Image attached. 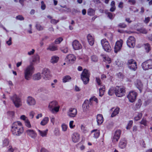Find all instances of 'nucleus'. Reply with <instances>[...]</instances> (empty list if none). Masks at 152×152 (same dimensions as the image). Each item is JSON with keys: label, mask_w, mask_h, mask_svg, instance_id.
Returning <instances> with one entry per match:
<instances>
[{"label": "nucleus", "mask_w": 152, "mask_h": 152, "mask_svg": "<svg viewBox=\"0 0 152 152\" xmlns=\"http://www.w3.org/2000/svg\"><path fill=\"white\" fill-rule=\"evenodd\" d=\"M11 131L15 136H19L23 132L24 129L22 124L20 121L14 122L11 125Z\"/></svg>", "instance_id": "f257e3e1"}, {"label": "nucleus", "mask_w": 152, "mask_h": 152, "mask_svg": "<svg viewBox=\"0 0 152 152\" xmlns=\"http://www.w3.org/2000/svg\"><path fill=\"white\" fill-rule=\"evenodd\" d=\"M34 68L32 65H30L27 66L24 70V76L26 80H30L32 75L34 72Z\"/></svg>", "instance_id": "f03ea898"}, {"label": "nucleus", "mask_w": 152, "mask_h": 152, "mask_svg": "<svg viewBox=\"0 0 152 152\" xmlns=\"http://www.w3.org/2000/svg\"><path fill=\"white\" fill-rule=\"evenodd\" d=\"M90 74L86 69H84L81 75V78L85 84L88 83L89 80Z\"/></svg>", "instance_id": "7ed1b4c3"}, {"label": "nucleus", "mask_w": 152, "mask_h": 152, "mask_svg": "<svg viewBox=\"0 0 152 152\" xmlns=\"http://www.w3.org/2000/svg\"><path fill=\"white\" fill-rule=\"evenodd\" d=\"M101 43L103 48L107 52H110L112 50V48L109 42L106 39H103L101 41Z\"/></svg>", "instance_id": "20e7f679"}, {"label": "nucleus", "mask_w": 152, "mask_h": 152, "mask_svg": "<svg viewBox=\"0 0 152 152\" xmlns=\"http://www.w3.org/2000/svg\"><path fill=\"white\" fill-rule=\"evenodd\" d=\"M137 93L134 91H131L129 92L127 98L130 102H133L135 101L137 96Z\"/></svg>", "instance_id": "39448f33"}, {"label": "nucleus", "mask_w": 152, "mask_h": 152, "mask_svg": "<svg viewBox=\"0 0 152 152\" xmlns=\"http://www.w3.org/2000/svg\"><path fill=\"white\" fill-rule=\"evenodd\" d=\"M125 88L121 87H116L115 89V95L117 96L121 97L125 95L126 94Z\"/></svg>", "instance_id": "423d86ee"}, {"label": "nucleus", "mask_w": 152, "mask_h": 152, "mask_svg": "<svg viewBox=\"0 0 152 152\" xmlns=\"http://www.w3.org/2000/svg\"><path fill=\"white\" fill-rule=\"evenodd\" d=\"M142 66L143 69L145 70L152 69V60H149L143 62Z\"/></svg>", "instance_id": "0eeeda50"}, {"label": "nucleus", "mask_w": 152, "mask_h": 152, "mask_svg": "<svg viewBox=\"0 0 152 152\" xmlns=\"http://www.w3.org/2000/svg\"><path fill=\"white\" fill-rule=\"evenodd\" d=\"M42 74L43 77L45 80L49 79L51 77V75L50 69L45 68L42 71Z\"/></svg>", "instance_id": "6e6552de"}, {"label": "nucleus", "mask_w": 152, "mask_h": 152, "mask_svg": "<svg viewBox=\"0 0 152 152\" xmlns=\"http://www.w3.org/2000/svg\"><path fill=\"white\" fill-rule=\"evenodd\" d=\"M123 43V41L121 39L118 40L116 42L114 48L115 53H117L121 50L122 47Z\"/></svg>", "instance_id": "1a4fd4ad"}, {"label": "nucleus", "mask_w": 152, "mask_h": 152, "mask_svg": "<svg viewBox=\"0 0 152 152\" xmlns=\"http://www.w3.org/2000/svg\"><path fill=\"white\" fill-rule=\"evenodd\" d=\"M76 57L72 54H70L66 56L65 60L66 61L68 64H72L75 61Z\"/></svg>", "instance_id": "9d476101"}, {"label": "nucleus", "mask_w": 152, "mask_h": 152, "mask_svg": "<svg viewBox=\"0 0 152 152\" xmlns=\"http://www.w3.org/2000/svg\"><path fill=\"white\" fill-rule=\"evenodd\" d=\"M127 44L128 46L130 48H134L135 45V39L134 38L130 36L128 38Z\"/></svg>", "instance_id": "9b49d317"}, {"label": "nucleus", "mask_w": 152, "mask_h": 152, "mask_svg": "<svg viewBox=\"0 0 152 152\" xmlns=\"http://www.w3.org/2000/svg\"><path fill=\"white\" fill-rule=\"evenodd\" d=\"M128 67L131 69L135 71L137 68V64L136 62L133 59L129 60L128 61Z\"/></svg>", "instance_id": "f8f14e48"}, {"label": "nucleus", "mask_w": 152, "mask_h": 152, "mask_svg": "<svg viewBox=\"0 0 152 152\" xmlns=\"http://www.w3.org/2000/svg\"><path fill=\"white\" fill-rule=\"evenodd\" d=\"M72 45L73 49L75 50L81 49L82 47L81 43L77 40H75L72 42Z\"/></svg>", "instance_id": "ddd939ff"}, {"label": "nucleus", "mask_w": 152, "mask_h": 152, "mask_svg": "<svg viewBox=\"0 0 152 152\" xmlns=\"http://www.w3.org/2000/svg\"><path fill=\"white\" fill-rule=\"evenodd\" d=\"M121 131L120 130H117L115 132L112 138L113 142H117L120 138Z\"/></svg>", "instance_id": "4468645a"}, {"label": "nucleus", "mask_w": 152, "mask_h": 152, "mask_svg": "<svg viewBox=\"0 0 152 152\" xmlns=\"http://www.w3.org/2000/svg\"><path fill=\"white\" fill-rule=\"evenodd\" d=\"M77 110L74 108H70L67 113L68 115L70 117H74L77 114Z\"/></svg>", "instance_id": "2eb2a0df"}, {"label": "nucleus", "mask_w": 152, "mask_h": 152, "mask_svg": "<svg viewBox=\"0 0 152 152\" xmlns=\"http://www.w3.org/2000/svg\"><path fill=\"white\" fill-rule=\"evenodd\" d=\"M26 133L28 136L32 138H35L37 136L35 132L33 130L28 129L26 131Z\"/></svg>", "instance_id": "dca6fc26"}, {"label": "nucleus", "mask_w": 152, "mask_h": 152, "mask_svg": "<svg viewBox=\"0 0 152 152\" xmlns=\"http://www.w3.org/2000/svg\"><path fill=\"white\" fill-rule=\"evenodd\" d=\"M72 141L74 142H77L80 140V135L78 133L75 132L72 134Z\"/></svg>", "instance_id": "f3484780"}, {"label": "nucleus", "mask_w": 152, "mask_h": 152, "mask_svg": "<svg viewBox=\"0 0 152 152\" xmlns=\"http://www.w3.org/2000/svg\"><path fill=\"white\" fill-rule=\"evenodd\" d=\"M60 107L59 106L55 107L53 105H49L48 108L50 111L53 113L58 112L59 110Z\"/></svg>", "instance_id": "a211bd4d"}, {"label": "nucleus", "mask_w": 152, "mask_h": 152, "mask_svg": "<svg viewBox=\"0 0 152 152\" xmlns=\"http://www.w3.org/2000/svg\"><path fill=\"white\" fill-rule=\"evenodd\" d=\"M127 142L125 138L121 139L119 143V147L121 149L125 148Z\"/></svg>", "instance_id": "6ab92c4d"}, {"label": "nucleus", "mask_w": 152, "mask_h": 152, "mask_svg": "<svg viewBox=\"0 0 152 152\" xmlns=\"http://www.w3.org/2000/svg\"><path fill=\"white\" fill-rule=\"evenodd\" d=\"M12 101L15 104H21L20 99L16 95H14L12 97Z\"/></svg>", "instance_id": "aec40b11"}, {"label": "nucleus", "mask_w": 152, "mask_h": 152, "mask_svg": "<svg viewBox=\"0 0 152 152\" xmlns=\"http://www.w3.org/2000/svg\"><path fill=\"white\" fill-rule=\"evenodd\" d=\"M87 39L89 44L93 45L94 43V37L90 34H88L87 36Z\"/></svg>", "instance_id": "412c9836"}, {"label": "nucleus", "mask_w": 152, "mask_h": 152, "mask_svg": "<svg viewBox=\"0 0 152 152\" xmlns=\"http://www.w3.org/2000/svg\"><path fill=\"white\" fill-rule=\"evenodd\" d=\"M27 104H35L36 103L35 99L32 97H28L26 99Z\"/></svg>", "instance_id": "4be33fe9"}, {"label": "nucleus", "mask_w": 152, "mask_h": 152, "mask_svg": "<svg viewBox=\"0 0 152 152\" xmlns=\"http://www.w3.org/2000/svg\"><path fill=\"white\" fill-rule=\"evenodd\" d=\"M97 122L98 125H100L102 124L103 121L104 119L102 115L98 114L96 117Z\"/></svg>", "instance_id": "5701e85b"}, {"label": "nucleus", "mask_w": 152, "mask_h": 152, "mask_svg": "<svg viewBox=\"0 0 152 152\" xmlns=\"http://www.w3.org/2000/svg\"><path fill=\"white\" fill-rule=\"evenodd\" d=\"M105 92V87L104 86L101 85L99 89V96L102 97Z\"/></svg>", "instance_id": "b1692460"}, {"label": "nucleus", "mask_w": 152, "mask_h": 152, "mask_svg": "<svg viewBox=\"0 0 152 152\" xmlns=\"http://www.w3.org/2000/svg\"><path fill=\"white\" fill-rule=\"evenodd\" d=\"M40 61V56L38 54L34 56L32 58V62L34 63H39Z\"/></svg>", "instance_id": "393cba45"}, {"label": "nucleus", "mask_w": 152, "mask_h": 152, "mask_svg": "<svg viewBox=\"0 0 152 152\" xmlns=\"http://www.w3.org/2000/svg\"><path fill=\"white\" fill-rule=\"evenodd\" d=\"M135 85L141 91L143 86V85L141 81L139 80H137L135 83Z\"/></svg>", "instance_id": "a878e982"}, {"label": "nucleus", "mask_w": 152, "mask_h": 152, "mask_svg": "<svg viewBox=\"0 0 152 152\" xmlns=\"http://www.w3.org/2000/svg\"><path fill=\"white\" fill-rule=\"evenodd\" d=\"M90 102L91 104H97L98 103V100L97 98L93 96L90 99Z\"/></svg>", "instance_id": "bb28decb"}, {"label": "nucleus", "mask_w": 152, "mask_h": 152, "mask_svg": "<svg viewBox=\"0 0 152 152\" xmlns=\"http://www.w3.org/2000/svg\"><path fill=\"white\" fill-rule=\"evenodd\" d=\"M58 49L57 46L56 45H49L47 48V50H49L51 51H54L56 50H57Z\"/></svg>", "instance_id": "cd10ccee"}, {"label": "nucleus", "mask_w": 152, "mask_h": 152, "mask_svg": "<svg viewBox=\"0 0 152 152\" xmlns=\"http://www.w3.org/2000/svg\"><path fill=\"white\" fill-rule=\"evenodd\" d=\"M59 59V57L56 56H52L50 60V62L53 64H54L57 63Z\"/></svg>", "instance_id": "c85d7f7f"}, {"label": "nucleus", "mask_w": 152, "mask_h": 152, "mask_svg": "<svg viewBox=\"0 0 152 152\" xmlns=\"http://www.w3.org/2000/svg\"><path fill=\"white\" fill-rule=\"evenodd\" d=\"M103 56V61L107 63L110 64L112 61L111 59L108 56L102 55Z\"/></svg>", "instance_id": "c756f323"}, {"label": "nucleus", "mask_w": 152, "mask_h": 152, "mask_svg": "<svg viewBox=\"0 0 152 152\" xmlns=\"http://www.w3.org/2000/svg\"><path fill=\"white\" fill-rule=\"evenodd\" d=\"M92 133H94V137L96 138H98L99 136L100 132L99 130L97 129H94L91 131Z\"/></svg>", "instance_id": "7c9ffc66"}, {"label": "nucleus", "mask_w": 152, "mask_h": 152, "mask_svg": "<svg viewBox=\"0 0 152 152\" xmlns=\"http://www.w3.org/2000/svg\"><path fill=\"white\" fill-rule=\"evenodd\" d=\"M39 134L42 137H45L47 134L48 129L45 131H41L39 130H38Z\"/></svg>", "instance_id": "2f4dec72"}, {"label": "nucleus", "mask_w": 152, "mask_h": 152, "mask_svg": "<svg viewBox=\"0 0 152 152\" xmlns=\"http://www.w3.org/2000/svg\"><path fill=\"white\" fill-rule=\"evenodd\" d=\"M48 117H45L42 121L40 124L42 126H44L48 123Z\"/></svg>", "instance_id": "473e14b6"}, {"label": "nucleus", "mask_w": 152, "mask_h": 152, "mask_svg": "<svg viewBox=\"0 0 152 152\" xmlns=\"http://www.w3.org/2000/svg\"><path fill=\"white\" fill-rule=\"evenodd\" d=\"M71 80V77L69 75H66L64 76L62 79L63 83H66L69 81Z\"/></svg>", "instance_id": "72a5a7b5"}, {"label": "nucleus", "mask_w": 152, "mask_h": 152, "mask_svg": "<svg viewBox=\"0 0 152 152\" xmlns=\"http://www.w3.org/2000/svg\"><path fill=\"white\" fill-rule=\"evenodd\" d=\"M116 87H111L110 88L108 91V94L109 95L112 96L113 94L114 93L115 94V89Z\"/></svg>", "instance_id": "f704fd0d"}, {"label": "nucleus", "mask_w": 152, "mask_h": 152, "mask_svg": "<svg viewBox=\"0 0 152 152\" xmlns=\"http://www.w3.org/2000/svg\"><path fill=\"white\" fill-rule=\"evenodd\" d=\"M41 77L40 73L39 72L34 74L33 76V79L35 80H39Z\"/></svg>", "instance_id": "c9c22d12"}, {"label": "nucleus", "mask_w": 152, "mask_h": 152, "mask_svg": "<svg viewBox=\"0 0 152 152\" xmlns=\"http://www.w3.org/2000/svg\"><path fill=\"white\" fill-rule=\"evenodd\" d=\"M119 108L118 107L116 108L114 110L111 115V117H113L115 116L116 115L118 114L119 112Z\"/></svg>", "instance_id": "e433bc0d"}, {"label": "nucleus", "mask_w": 152, "mask_h": 152, "mask_svg": "<svg viewBox=\"0 0 152 152\" xmlns=\"http://www.w3.org/2000/svg\"><path fill=\"white\" fill-rule=\"evenodd\" d=\"M9 141L8 139H5L3 141L2 147H3L8 146L9 143Z\"/></svg>", "instance_id": "4c0bfd02"}, {"label": "nucleus", "mask_w": 152, "mask_h": 152, "mask_svg": "<svg viewBox=\"0 0 152 152\" xmlns=\"http://www.w3.org/2000/svg\"><path fill=\"white\" fill-rule=\"evenodd\" d=\"M142 116V114L141 113H138L137 116H135L134 118V120L136 121H137L140 120Z\"/></svg>", "instance_id": "58836bf2"}, {"label": "nucleus", "mask_w": 152, "mask_h": 152, "mask_svg": "<svg viewBox=\"0 0 152 152\" xmlns=\"http://www.w3.org/2000/svg\"><path fill=\"white\" fill-rule=\"evenodd\" d=\"M145 48L146 52L148 53L151 50V48L150 45L148 44H146L145 45Z\"/></svg>", "instance_id": "ea45409f"}, {"label": "nucleus", "mask_w": 152, "mask_h": 152, "mask_svg": "<svg viewBox=\"0 0 152 152\" xmlns=\"http://www.w3.org/2000/svg\"><path fill=\"white\" fill-rule=\"evenodd\" d=\"M63 40L62 38L60 37L56 39L55 41V43L56 44H60Z\"/></svg>", "instance_id": "a19ab883"}, {"label": "nucleus", "mask_w": 152, "mask_h": 152, "mask_svg": "<svg viewBox=\"0 0 152 152\" xmlns=\"http://www.w3.org/2000/svg\"><path fill=\"white\" fill-rule=\"evenodd\" d=\"M79 59L83 60L85 62H87L88 60V58L87 56H84L83 57H79Z\"/></svg>", "instance_id": "79ce46f5"}, {"label": "nucleus", "mask_w": 152, "mask_h": 152, "mask_svg": "<svg viewBox=\"0 0 152 152\" xmlns=\"http://www.w3.org/2000/svg\"><path fill=\"white\" fill-rule=\"evenodd\" d=\"M25 125L28 128H31V125L28 119L26 120L25 122Z\"/></svg>", "instance_id": "37998d69"}, {"label": "nucleus", "mask_w": 152, "mask_h": 152, "mask_svg": "<svg viewBox=\"0 0 152 152\" xmlns=\"http://www.w3.org/2000/svg\"><path fill=\"white\" fill-rule=\"evenodd\" d=\"M94 11L92 9H89L88 10V14L89 15H94Z\"/></svg>", "instance_id": "c03bdc74"}, {"label": "nucleus", "mask_w": 152, "mask_h": 152, "mask_svg": "<svg viewBox=\"0 0 152 152\" xmlns=\"http://www.w3.org/2000/svg\"><path fill=\"white\" fill-rule=\"evenodd\" d=\"M133 123L132 121H130L128 123L127 126L126 127V129H130Z\"/></svg>", "instance_id": "a18cd8bd"}, {"label": "nucleus", "mask_w": 152, "mask_h": 152, "mask_svg": "<svg viewBox=\"0 0 152 152\" xmlns=\"http://www.w3.org/2000/svg\"><path fill=\"white\" fill-rule=\"evenodd\" d=\"M91 60L94 62H96L98 61V58L95 55H93L91 57Z\"/></svg>", "instance_id": "49530a36"}, {"label": "nucleus", "mask_w": 152, "mask_h": 152, "mask_svg": "<svg viewBox=\"0 0 152 152\" xmlns=\"http://www.w3.org/2000/svg\"><path fill=\"white\" fill-rule=\"evenodd\" d=\"M61 127L63 131L65 132L67 130L68 127L65 124H63L61 125Z\"/></svg>", "instance_id": "de8ad7c7"}, {"label": "nucleus", "mask_w": 152, "mask_h": 152, "mask_svg": "<svg viewBox=\"0 0 152 152\" xmlns=\"http://www.w3.org/2000/svg\"><path fill=\"white\" fill-rule=\"evenodd\" d=\"M37 29L41 31L43 29V28L39 24H37L36 26Z\"/></svg>", "instance_id": "09e8293b"}, {"label": "nucleus", "mask_w": 152, "mask_h": 152, "mask_svg": "<svg viewBox=\"0 0 152 152\" xmlns=\"http://www.w3.org/2000/svg\"><path fill=\"white\" fill-rule=\"evenodd\" d=\"M60 50L61 51L65 53H66L68 52V49L67 47H66L64 48H61Z\"/></svg>", "instance_id": "8fccbe9b"}, {"label": "nucleus", "mask_w": 152, "mask_h": 152, "mask_svg": "<svg viewBox=\"0 0 152 152\" xmlns=\"http://www.w3.org/2000/svg\"><path fill=\"white\" fill-rule=\"evenodd\" d=\"M89 105H83L82 107L83 110L85 111H87L89 108Z\"/></svg>", "instance_id": "3c124183"}, {"label": "nucleus", "mask_w": 152, "mask_h": 152, "mask_svg": "<svg viewBox=\"0 0 152 152\" xmlns=\"http://www.w3.org/2000/svg\"><path fill=\"white\" fill-rule=\"evenodd\" d=\"M140 123L144 126H146L147 124V121L145 119L143 118L140 122Z\"/></svg>", "instance_id": "603ef678"}, {"label": "nucleus", "mask_w": 152, "mask_h": 152, "mask_svg": "<svg viewBox=\"0 0 152 152\" xmlns=\"http://www.w3.org/2000/svg\"><path fill=\"white\" fill-rule=\"evenodd\" d=\"M54 134L56 136L59 135H60L59 131V129L57 128H55L54 131Z\"/></svg>", "instance_id": "864d4df0"}, {"label": "nucleus", "mask_w": 152, "mask_h": 152, "mask_svg": "<svg viewBox=\"0 0 152 152\" xmlns=\"http://www.w3.org/2000/svg\"><path fill=\"white\" fill-rule=\"evenodd\" d=\"M6 44L9 46L10 45H12V38L10 37L8 40H7L6 42Z\"/></svg>", "instance_id": "5fc2aeb1"}, {"label": "nucleus", "mask_w": 152, "mask_h": 152, "mask_svg": "<svg viewBox=\"0 0 152 152\" xmlns=\"http://www.w3.org/2000/svg\"><path fill=\"white\" fill-rule=\"evenodd\" d=\"M73 123L74 121H70L69 122V127L71 129L73 128L75 126V125H73Z\"/></svg>", "instance_id": "6e6d98bb"}, {"label": "nucleus", "mask_w": 152, "mask_h": 152, "mask_svg": "<svg viewBox=\"0 0 152 152\" xmlns=\"http://www.w3.org/2000/svg\"><path fill=\"white\" fill-rule=\"evenodd\" d=\"M35 50L34 49H32L31 50L28 52V54L29 55H31L33 54L35 52Z\"/></svg>", "instance_id": "4d7b16f0"}, {"label": "nucleus", "mask_w": 152, "mask_h": 152, "mask_svg": "<svg viewBox=\"0 0 152 152\" xmlns=\"http://www.w3.org/2000/svg\"><path fill=\"white\" fill-rule=\"evenodd\" d=\"M20 118L24 121L25 122L26 120H28V118L27 117H26L25 115H22L20 117Z\"/></svg>", "instance_id": "13d9d810"}, {"label": "nucleus", "mask_w": 152, "mask_h": 152, "mask_svg": "<svg viewBox=\"0 0 152 152\" xmlns=\"http://www.w3.org/2000/svg\"><path fill=\"white\" fill-rule=\"evenodd\" d=\"M138 30L140 33L145 34L147 33L146 31L144 29H141Z\"/></svg>", "instance_id": "bf43d9fd"}, {"label": "nucleus", "mask_w": 152, "mask_h": 152, "mask_svg": "<svg viewBox=\"0 0 152 152\" xmlns=\"http://www.w3.org/2000/svg\"><path fill=\"white\" fill-rule=\"evenodd\" d=\"M74 90L76 91H79L80 90V89L79 87L77 85H75L74 86Z\"/></svg>", "instance_id": "052dcab7"}, {"label": "nucleus", "mask_w": 152, "mask_h": 152, "mask_svg": "<svg viewBox=\"0 0 152 152\" xmlns=\"http://www.w3.org/2000/svg\"><path fill=\"white\" fill-rule=\"evenodd\" d=\"M8 151L11 152H13L14 151V149L12 148V147L11 145H10L9 146Z\"/></svg>", "instance_id": "680f3d73"}, {"label": "nucleus", "mask_w": 152, "mask_h": 152, "mask_svg": "<svg viewBox=\"0 0 152 152\" xmlns=\"http://www.w3.org/2000/svg\"><path fill=\"white\" fill-rule=\"evenodd\" d=\"M123 63L122 62L120 61H118L116 63V65L119 67L122 66L123 65Z\"/></svg>", "instance_id": "e2e57ef3"}, {"label": "nucleus", "mask_w": 152, "mask_h": 152, "mask_svg": "<svg viewBox=\"0 0 152 152\" xmlns=\"http://www.w3.org/2000/svg\"><path fill=\"white\" fill-rule=\"evenodd\" d=\"M51 23L53 24H55L57 23L58 21L55 19H52L51 20Z\"/></svg>", "instance_id": "0e129e2a"}, {"label": "nucleus", "mask_w": 152, "mask_h": 152, "mask_svg": "<svg viewBox=\"0 0 152 152\" xmlns=\"http://www.w3.org/2000/svg\"><path fill=\"white\" fill-rule=\"evenodd\" d=\"M96 79L97 83H98V85H101V83L100 80L99 78L97 77H96Z\"/></svg>", "instance_id": "69168bd1"}, {"label": "nucleus", "mask_w": 152, "mask_h": 152, "mask_svg": "<svg viewBox=\"0 0 152 152\" xmlns=\"http://www.w3.org/2000/svg\"><path fill=\"white\" fill-rule=\"evenodd\" d=\"M16 18L20 20H23L24 19V18L23 16L21 15H18L16 17Z\"/></svg>", "instance_id": "338daca9"}, {"label": "nucleus", "mask_w": 152, "mask_h": 152, "mask_svg": "<svg viewBox=\"0 0 152 152\" xmlns=\"http://www.w3.org/2000/svg\"><path fill=\"white\" fill-rule=\"evenodd\" d=\"M41 152H49L46 149L44 148H41V150H40Z\"/></svg>", "instance_id": "774afa93"}]
</instances>
